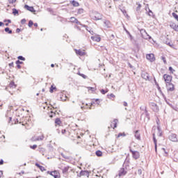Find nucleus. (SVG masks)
I'll list each match as a JSON object with an SVG mask.
<instances>
[{"label": "nucleus", "mask_w": 178, "mask_h": 178, "mask_svg": "<svg viewBox=\"0 0 178 178\" xmlns=\"http://www.w3.org/2000/svg\"><path fill=\"white\" fill-rule=\"evenodd\" d=\"M22 63H23V62L22 61H19V60H17L16 61V65H22Z\"/></svg>", "instance_id": "obj_46"}, {"label": "nucleus", "mask_w": 178, "mask_h": 178, "mask_svg": "<svg viewBox=\"0 0 178 178\" xmlns=\"http://www.w3.org/2000/svg\"><path fill=\"white\" fill-rule=\"evenodd\" d=\"M88 90H91V91H95V90L92 87H89Z\"/></svg>", "instance_id": "obj_54"}, {"label": "nucleus", "mask_w": 178, "mask_h": 178, "mask_svg": "<svg viewBox=\"0 0 178 178\" xmlns=\"http://www.w3.org/2000/svg\"><path fill=\"white\" fill-rule=\"evenodd\" d=\"M141 77L144 79L145 80H149V74L145 72H143L141 74Z\"/></svg>", "instance_id": "obj_11"}, {"label": "nucleus", "mask_w": 178, "mask_h": 178, "mask_svg": "<svg viewBox=\"0 0 178 178\" xmlns=\"http://www.w3.org/2000/svg\"><path fill=\"white\" fill-rule=\"evenodd\" d=\"M21 24H26V19H22L21 20Z\"/></svg>", "instance_id": "obj_47"}, {"label": "nucleus", "mask_w": 178, "mask_h": 178, "mask_svg": "<svg viewBox=\"0 0 178 178\" xmlns=\"http://www.w3.org/2000/svg\"><path fill=\"white\" fill-rule=\"evenodd\" d=\"M165 44H166L167 45H169V47H173V44H172V42H166Z\"/></svg>", "instance_id": "obj_43"}, {"label": "nucleus", "mask_w": 178, "mask_h": 178, "mask_svg": "<svg viewBox=\"0 0 178 178\" xmlns=\"http://www.w3.org/2000/svg\"><path fill=\"white\" fill-rule=\"evenodd\" d=\"M167 90L168 91H173L175 90V85L172 83H167Z\"/></svg>", "instance_id": "obj_14"}, {"label": "nucleus", "mask_w": 178, "mask_h": 178, "mask_svg": "<svg viewBox=\"0 0 178 178\" xmlns=\"http://www.w3.org/2000/svg\"><path fill=\"white\" fill-rule=\"evenodd\" d=\"M124 106H127V102H124Z\"/></svg>", "instance_id": "obj_62"}, {"label": "nucleus", "mask_w": 178, "mask_h": 178, "mask_svg": "<svg viewBox=\"0 0 178 178\" xmlns=\"http://www.w3.org/2000/svg\"><path fill=\"white\" fill-rule=\"evenodd\" d=\"M130 152H131L133 158H134V159H138V158H140V152H138V151H133L131 149Z\"/></svg>", "instance_id": "obj_8"}, {"label": "nucleus", "mask_w": 178, "mask_h": 178, "mask_svg": "<svg viewBox=\"0 0 178 178\" xmlns=\"http://www.w3.org/2000/svg\"><path fill=\"white\" fill-rule=\"evenodd\" d=\"M62 134H65L66 133V129H63L61 131Z\"/></svg>", "instance_id": "obj_55"}, {"label": "nucleus", "mask_w": 178, "mask_h": 178, "mask_svg": "<svg viewBox=\"0 0 178 178\" xmlns=\"http://www.w3.org/2000/svg\"><path fill=\"white\" fill-rule=\"evenodd\" d=\"M75 53L76 55H79V56H85L87 54L84 51V50L81 49H74Z\"/></svg>", "instance_id": "obj_9"}, {"label": "nucleus", "mask_w": 178, "mask_h": 178, "mask_svg": "<svg viewBox=\"0 0 178 178\" xmlns=\"http://www.w3.org/2000/svg\"><path fill=\"white\" fill-rule=\"evenodd\" d=\"M13 13L15 16H16V15H19V10H17L16 8H13Z\"/></svg>", "instance_id": "obj_30"}, {"label": "nucleus", "mask_w": 178, "mask_h": 178, "mask_svg": "<svg viewBox=\"0 0 178 178\" xmlns=\"http://www.w3.org/2000/svg\"><path fill=\"white\" fill-rule=\"evenodd\" d=\"M9 66H10V67H13V63H10L9 64Z\"/></svg>", "instance_id": "obj_58"}, {"label": "nucleus", "mask_w": 178, "mask_h": 178, "mask_svg": "<svg viewBox=\"0 0 178 178\" xmlns=\"http://www.w3.org/2000/svg\"><path fill=\"white\" fill-rule=\"evenodd\" d=\"M119 137H126V134H124V133H120L118 135V138H119Z\"/></svg>", "instance_id": "obj_32"}, {"label": "nucleus", "mask_w": 178, "mask_h": 178, "mask_svg": "<svg viewBox=\"0 0 178 178\" xmlns=\"http://www.w3.org/2000/svg\"><path fill=\"white\" fill-rule=\"evenodd\" d=\"M170 27H171L172 30H175V31H178V25L176 24V23L170 22Z\"/></svg>", "instance_id": "obj_13"}, {"label": "nucleus", "mask_w": 178, "mask_h": 178, "mask_svg": "<svg viewBox=\"0 0 178 178\" xmlns=\"http://www.w3.org/2000/svg\"><path fill=\"white\" fill-rule=\"evenodd\" d=\"M56 87H54V86H51L50 88V92H54V90H55Z\"/></svg>", "instance_id": "obj_40"}, {"label": "nucleus", "mask_w": 178, "mask_h": 178, "mask_svg": "<svg viewBox=\"0 0 178 178\" xmlns=\"http://www.w3.org/2000/svg\"><path fill=\"white\" fill-rule=\"evenodd\" d=\"M33 24H34V22H33L32 20H30L29 22L28 26H29V27H31L33 26Z\"/></svg>", "instance_id": "obj_33"}, {"label": "nucleus", "mask_w": 178, "mask_h": 178, "mask_svg": "<svg viewBox=\"0 0 178 178\" xmlns=\"http://www.w3.org/2000/svg\"><path fill=\"white\" fill-rule=\"evenodd\" d=\"M144 114L146 116V118L148 119V120H149V114L148 113V111H147V109L145 110V113H143V115Z\"/></svg>", "instance_id": "obj_29"}, {"label": "nucleus", "mask_w": 178, "mask_h": 178, "mask_svg": "<svg viewBox=\"0 0 178 178\" xmlns=\"http://www.w3.org/2000/svg\"><path fill=\"white\" fill-rule=\"evenodd\" d=\"M24 8L26 9V10H29V12H31L32 13H34L35 12V10L34 9V7L30 6L27 4L24 6Z\"/></svg>", "instance_id": "obj_12"}, {"label": "nucleus", "mask_w": 178, "mask_h": 178, "mask_svg": "<svg viewBox=\"0 0 178 178\" xmlns=\"http://www.w3.org/2000/svg\"><path fill=\"white\" fill-rule=\"evenodd\" d=\"M33 25L35 27H38V24H37V23L33 24Z\"/></svg>", "instance_id": "obj_59"}, {"label": "nucleus", "mask_w": 178, "mask_h": 178, "mask_svg": "<svg viewBox=\"0 0 178 178\" xmlns=\"http://www.w3.org/2000/svg\"><path fill=\"white\" fill-rule=\"evenodd\" d=\"M20 31H21V29H20L17 28V29H16V33H20Z\"/></svg>", "instance_id": "obj_56"}, {"label": "nucleus", "mask_w": 178, "mask_h": 178, "mask_svg": "<svg viewBox=\"0 0 178 178\" xmlns=\"http://www.w3.org/2000/svg\"><path fill=\"white\" fill-rule=\"evenodd\" d=\"M168 138L170 141H172L173 143H177L178 141L177 135H176L175 134H171L169 136Z\"/></svg>", "instance_id": "obj_3"}, {"label": "nucleus", "mask_w": 178, "mask_h": 178, "mask_svg": "<svg viewBox=\"0 0 178 178\" xmlns=\"http://www.w3.org/2000/svg\"><path fill=\"white\" fill-rule=\"evenodd\" d=\"M82 176L89 177L90 172L87 170H81L79 174L77 175L78 177H81Z\"/></svg>", "instance_id": "obj_2"}, {"label": "nucleus", "mask_w": 178, "mask_h": 178, "mask_svg": "<svg viewBox=\"0 0 178 178\" xmlns=\"http://www.w3.org/2000/svg\"><path fill=\"white\" fill-rule=\"evenodd\" d=\"M19 60H26V58L23 57L22 56H18Z\"/></svg>", "instance_id": "obj_36"}, {"label": "nucleus", "mask_w": 178, "mask_h": 178, "mask_svg": "<svg viewBox=\"0 0 178 178\" xmlns=\"http://www.w3.org/2000/svg\"><path fill=\"white\" fill-rule=\"evenodd\" d=\"M156 123L158 124L157 126V130L159 131V137H162V131L161 130V127H159V120H156Z\"/></svg>", "instance_id": "obj_16"}, {"label": "nucleus", "mask_w": 178, "mask_h": 178, "mask_svg": "<svg viewBox=\"0 0 178 178\" xmlns=\"http://www.w3.org/2000/svg\"><path fill=\"white\" fill-rule=\"evenodd\" d=\"M104 24H106L107 27H109V24H111V22H109V21H105Z\"/></svg>", "instance_id": "obj_41"}, {"label": "nucleus", "mask_w": 178, "mask_h": 178, "mask_svg": "<svg viewBox=\"0 0 178 178\" xmlns=\"http://www.w3.org/2000/svg\"><path fill=\"white\" fill-rule=\"evenodd\" d=\"M61 156H63V158H64L65 159H69L68 156H65V154H63V153L61 154Z\"/></svg>", "instance_id": "obj_50"}, {"label": "nucleus", "mask_w": 178, "mask_h": 178, "mask_svg": "<svg viewBox=\"0 0 178 178\" xmlns=\"http://www.w3.org/2000/svg\"><path fill=\"white\" fill-rule=\"evenodd\" d=\"M70 20L71 23H76V24H79V25L81 24V23H80V22H79V20L74 17H70Z\"/></svg>", "instance_id": "obj_15"}, {"label": "nucleus", "mask_w": 178, "mask_h": 178, "mask_svg": "<svg viewBox=\"0 0 178 178\" xmlns=\"http://www.w3.org/2000/svg\"><path fill=\"white\" fill-rule=\"evenodd\" d=\"M8 23H12V21L10 19H8Z\"/></svg>", "instance_id": "obj_64"}, {"label": "nucleus", "mask_w": 178, "mask_h": 178, "mask_svg": "<svg viewBox=\"0 0 178 178\" xmlns=\"http://www.w3.org/2000/svg\"><path fill=\"white\" fill-rule=\"evenodd\" d=\"M118 119H114V120L111 122V127H113V129H116L118 127Z\"/></svg>", "instance_id": "obj_17"}, {"label": "nucleus", "mask_w": 178, "mask_h": 178, "mask_svg": "<svg viewBox=\"0 0 178 178\" xmlns=\"http://www.w3.org/2000/svg\"><path fill=\"white\" fill-rule=\"evenodd\" d=\"M90 16L93 20H102V15L97 11L93 12Z\"/></svg>", "instance_id": "obj_1"}, {"label": "nucleus", "mask_w": 178, "mask_h": 178, "mask_svg": "<svg viewBox=\"0 0 178 178\" xmlns=\"http://www.w3.org/2000/svg\"><path fill=\"white\" fill-rule=\"evenodd\" d=\"M51 175L54 176V178H59L60 176H59V172L58 171H54L51 172Z\"/></svg>", "instance_id": "obj_19"}, {"label": "nucleus", "mask_w": 178, "mask_h": 178, "mask_svg": "<svg viewBox=\"0 0 178 178\" xmlns=\"http://www.w3.org/2000/svg\"><path fill=\"white\" fill-rule=\"evenodd\" d=\"M17 69H22V65L20 64H17Z\"/></svg>", "instance_id": "obj_53"}, {"label": "nucleus", "mask_w": 178, "mask_h": 178, "mask_svg": "<svg viewBox=\"0 0 178 178\" xmlns=\"http://www.w3.org/2000/svg\"><path fill=\"white\" fill-rule=\"evenodd\" d=\"M51 67H55V65L54 64H51Z\"/></svg>", "instance_id": "obj_63"}, {"label": "nucleus", "mask_w": 178, "mask_h": 178, "mask_svg": "<svg viewBox=\"0 0 178 178\" xmlns=\"http://www.w3.org/2000/svg\"><path fill=\"white\" fill-rule=\"evenodd\" d=\"M163 79H164L165 83H167V84L170 83V81H172V76H170V75L165 74L163 75Z\"/></svg>", "instance_id": "obj_6"}, {"label": "nucleus", "mask_w": 178, "mask_h": 178, "mask_svg": "<svg viewBox=\"0 0 178 178\" xmlns=\"http://www.w3.org/2000/svg\"><path fill=\"white\" fill-rule=\"evenodd\" d=\"M146 58L150 62H155V56L154 55V54H147Z\"/></svg>", "instance_id": "obj_7"}, {"label": "nucleus", "mask_w": 178, "mask_h": 178, "mask_svg": "<svg viewBox=\"0 0 178 178\" xmlns=\"http://www.w3.org/2000/svg\"><path fill=\"white\" fill-rule=\"evenodd\" d=\"M162 60L163 61L164 65H166L167 62H166V58H165V56H162L161 57Z\"/></svg>", "instance_id": "obj_39"}, {"label": "nucleus", "mask_w": 178, "mask_h": 178, "mask_svg": "<svg viewBox=\"0 0 178 178\" xmlns=\"http://www.w3.org/2000/svg\"><path fill=\"white\" fill-rule=\"evenodd\" d=\"M100 92H102V94H103V95H105V93H106L107 92V91L106 90H104V89H102L101 90H100Z\"/></svg>", "instance_id": "obj_44"}, {"label": "nucleus", "mask_w": 178, "mask_h": 178, "mask_svg": "<svg viewBox=\"0 0 178 178\" xmlns=\"http://www.w3.org/2000/svg\"><path fill=\"white\" fill-rule=\"evenodd\" d=\"M35 166H37V168H39L41 166L40 164H38V163H35Z\"/></svg>", "instance_id": "obj_57"}, {"label": "nucleus", "mask_w": 178, "mask_h": 178, "mask_svg": "<svg viewBox=\"0 0 178 178\" xmlns=\"http://www.w3.org/2000/svg\"><path fill=\"white\" fill-rule=\"evenodd\" d=\"M135 137L136 138L137 140H141V136L138 133V130L135 131Z\"/></svg>", "instance_id": "obj_23"}, {"label": "nucleus", "mask_w": 178, "mask_h": 178, "mask_svg": "<svg viewBox=\"0 0 178 178\" xmlns=\"http://www.w3.org/2000/svg\"><path fill=\"white\" fill-rule=\"evenodd\" d=\"M124 27V31H126L127 34H128V35H129V37H131V34H130V32H129V31H127V29H126V27Z\"/></svg>", "instance_id": "obj_35"}, {"label": "nucleus", "mask_w": 178, "mask_h": 178, "mask_svg": "<svg viewBox=\"0 0 178 178\" xmlns=\"http://www.w3.org/2000/svg\"><path fill=\"white\" fill-rule=\"evenodd\" d=\"M169 70L170 72H171V73H173V72H175V70H173L172 67H169Z\"/></svg>", "instance_id": "obj_52"}, {"label": "nucleus", "mask_w": 178, "mask_h": 178, "mask_svg": "<svg viewBox=\"0 0 178 178\" xmlns=\"http://www.w3.org/2000/svg\"><path fill=\"white\" fill-rule=\"evenodd\" d=\"M153 141L155 145V151H157L156 138H155V134H153Z\"/></svg>", "instance_id": "obj_22"}, {"label": "nucleus", "mask_w": 178, "mask_h": 178, "mask_svg": "<svg viewBox=\"0 0 178 178\" xmlns=\"http://www.w3.org/2000/svg\"><path fill=\"white\" fill-rule=\"evenodd\" d=\"M39 169L41 170V172H45V168L42 165H40V167H39Z\"/></svg>", "instance_id": "obj_34"}, {"label": "nucleus", "mask_w": 178, "mask_h": 178, "mask_svg": "<svg viewBox=\"0 0 178 178\" xmlns=\"http://www.w3.org/2000/svg\"><path fill=\"white\" fill-rule=\"evenodd\" d=\"M108 97L110 99H112V98H115V95L111 93L110 95H108Z\"/></svg>", "instance_id": "obj_37"}, {"label": "nucleus", "mask_w": 178, "mask_h": 178, "mask_svg": "<svg viewBox=\"0 0 178 178\" xmlns=\"http://www.w3.org/2000/svg\"><path fill=\"white\" fill-rule=\"evenodd\" d=\"M3 163V160L1 159V160L0 161V165H2Z\"/></svg>", "instance_id": "obj_61"}, {"label": "nucleus", "mask_w": 178, "mask_h": 178, "mask_svg": "<svg viewBox=\"0 0 178 178\" xmlns=\"http://www.w3.org/2000/svg\"><path fill=\"white\" fill-rule=\"evenodd\" d=\"M77 13H78V15H83V13H84V9H83V8L78 9Z\"/></svg>", "instance_id": "obj_27"}, {"label": "nucleus", "mask_w": 178, "mask_h": 178, "mask_svg": "<svg viewBox=\"0 0 178 178\" xmlns=\"http://www.w3.org/2000/svg\"><path fill=\"white\" fill-rule=\"evenodd\" d=\"M71 3L72 5V6H75L76 8H77L78 6H80V3H79V2L73 0L71 1Z\"/></svg>", "instance_id": "obj_21"}, {"label": "nucleus", "mask_w": 178, "mask_h": 178, "mask_svg": "<svg viewBox=\"0 0 178 178\" xmlns=\"http://www.w3.org/2000/svg\"><path fill=\"white\" fill-rule=\"evenodd\" d=\"M148 15H149V16H152V15H154V13H152V11L149 9V13H148Z\"/></svg>", "instance_id": "obj_49"}, {"label": "nucleus", "mask_w": 178, "mask_h": 178, "mask_svg": "<svg viewBox=\"0 0 178 178\" xmlns=\"http://www.w3.org/2000/svg\"><path fill=\"white\" fill-rule=\"evenodd\" d=\"M152 109L154 111V112H158L159 111V108H158V105H156V104H155L154 102H152L149 104Z\"/></svg>", "instance_id": "obj_10"}, {"label": "nucleus", "mask_w": 178, "mask_h": 178, "mask_svg": "<svg viewBox=\"0 0 178 178\" xmlns=\"http://www.w3.org/2000/svg\"><path fill=\"white\" fill-rule=\"evenodd\" d=\"M9 3H15L16 2V0H8Z\"/></svg>", "instance_id": "obj_51"}, {"label": "nucleus", "mask_w": 178, "mask_h": 178, "mask_svg": "<svg viewBox=\"0 0 178 178\" xmlns=\"http://www.w3.org/2000/svg\"><path fill=\"white\" fill-rule=\"evenodd\" d=\"M172 17H174V19H175V20H177V22H178V15H177V14H176L175 13H172Z\"/></svg>", "instance_id": "obj_31"}, {"label": "nucleus", "mask_w": 178, "mask_h": 178, "mask_svg": "<svg viewBox=\"0 0 178 178\" xmlns=\"http://www.w3.org/2000/svg\"><path fill=\"white\" fill-rule=\"evenodd\" d=\"M10 88H16V85L15 84V82L11 81L9 84Z\"/></svg>", "instance_id": "obj_24"}, {"label": "nucleus", "mask_w": 178, "mask_h": 178, "mask_svg": "<svg viewBox=\"0 0 178 178\" xmlns=\"http://www.w3.org/2000/svg\"><path fill=\"white\" fill-rule=\"evenodd\" d=\"M30 148L32 149H35V148H37V145H33V146H31Z\"/></svg>", "instance_id": "obj_48"}, {"label": "nucleus", "mask_w": 178, "mask_h": 178, "mask_svg": "<svg viewBox=\"0 0 178 178\" xmlns=\"http://www.w3.org/2000/svg\"><path fill=\"white\" fill-rule=\"evenodd\" d=\"M97 156H102V152H101V150H97L95 152Z\"/></svg>", "instance_id": "obj_28"}, {"label": "nucleus", "mask_w": 178, "mask_h": 178, "mask_svg": "<svg viewBox=\"0 0 178 178\" xmlns=\"http://www.w3.org/2000/svg\"><path fill=\"white\" fill-rule=\"evenodd\" d=\"M69 169H70V167H69V166L63 167V168H62V172H63V174L67 173V172H69Z\"/></svg>", "instance_id": "obj_20"}, {"label": "nucleus", "mask_w": 178, "mask_h": 178, "mask_svg": "<svg viewBox=\"0 0 178 178\" xmlns=\"http://www.w3.org/2000/svg\"><path fill=\"white\" fill-rule=\"evenodd\" d=\"M138 175H143V170L141 169L138 170Z\"/></svg>", "instance_id": "obj_45"}, {"label": "nucleus", "mask_w": 178, "mask_h": 178, "mask_svg": "<svg viewBox=\"0 0 178 178\" xmlns=\"http://www.w3.org/2000/svg\"><path fill=\"white\" fill-rule=\"evenodd\" d=\"M3 24H4L3 22H0V27L2 26H3Z\"/></svg>", "instance_id": "obj_60"}, {"label": "nucleus", "mask_w": 178, "mask_h": 178, "mask_svg": "<svg viewBox=\"0 0 178 178\" xmlns=\"http://www.w3.org/2000/svg\"><path fill=\"white\" fill-rule=\"evenodd\" d=\"M140 9H141V4L138 3V6L136 8V10L138 11V10H140Z\"/></svg>", "instance_id": "obj_42"}, {"label": "nucleus", "mask_w": 178, "mask_h": 178, "mask_svg": "<svg viewBox=\"0 0 178 178\" xmlns=\"http://www.w3.org/2000/svg\"><path fill=\"white\" fill-rule=\"evenodd\" d=\"M4 31H6V33H8V34H12V30H10L9 27L5 28Z\"/></svg>", "instance_id": "obj_25"}, {"label": "nucleus", "mask_w": 178, "mask_h": 178, "mask_svg": "<svg viewBox=\"0 0 178 178\" xmlns=\"http://www.w3.org/2000/svg\"><path fill=\"white\" fill-rule=\"evenodd\" d=\"M79 75L83 77V79H87V76L84 75V74L79 73Z\"/></svg>", "instance_id": "obj_38"}, {"label": "nucleus", "mask_w": 178, "mask_h": 178, "mask_svg": "<svg viewBox=\"0 0 178 178\" xmlns=\"http://www.w3.org/2000/svg\"><path fill=\"white\" fill-rule=\"evenodd\" d=\"M91 40L96 41V42H99V41H101V37H99V35L92 36Z\"/></svg>", "instance_id": "obj_18"}, {"label": "nucleus", "mask_w": 178, "mask_h": 178, "mask_svg": "<svg viewBox=\"0 0 178 178\" xmlns=\"http://www.w3.org/2000/svg\"><path fill=\"white\" fill-rule=\"evenodd\" d=\"M56 124H58V126H60V123H62V121H60V118H56L55 120Z\"/></svg>", "instance_id": "obj_26"}, {"label": "nucleus", "mask_w": 178, "mask_h": 178, "mask_svg": "<svg viewBox=\"0 0 178 178\" xmlns=\"http://www.w3.org/2000/svg\"><path fill=\"white\" fill-rule=\"evenodd\" d=\"M44 135H42L40 136H33L32 138H31V140L32 141H42V140H44Z\"/></svg>", "instance_id": "obj_5"}, {"label": "nucleus", "mask_w": 178, "mask_h": 178, "mask_svg": "<svg viewBox=\"0 0 178 178\" xmlns=\"http://www.w3.org/2000/svg\"><path fill=\"white\" fill-rule=\"evenodd\" d=\"M127 174V171L124 168H120L119 172H118V176L120 177H122L123 176H126Z\"/></svg>", "instance_id": "obj_4"}]
</instances>
